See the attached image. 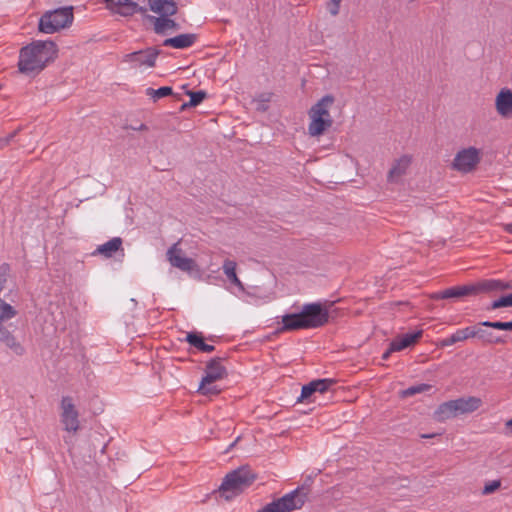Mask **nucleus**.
Masks as SVG:
<instances>
[{"label": "nucleus", "instance_id": "obj_10", "mask_svg": "<svg viewBox=\"0 0 512 512\" xmlns=\"http://www.w3.org/2000/svg\"><path fill=\"white\" fill-rule=\"evenodd\" d=\"M158 52L153 49L135 51L126 54L123 62L129 63L132 67H153L155 65Z\"/></svg>", "mask_w": 512, "mask_h": 512}, {"label": "nucleus", "instance_id": "obj_30", "mask_svg": "<svg viewBox=\"0 0 512 512\" xmlns=\"http://www.w3.org/2000/svg\"><path fill=\"white\" fill-rule=\"evenodd\" d=\"M261 512H290V509L282 502L281 498H278L265 505Z\"/></svg>", "mask_w": 512, "mask_h": 512}, {"label": "nucleus", "instance_id": "obj_41", "mask_svg": "<svg viewBox=\"0 0 512 512\" xmlns=\"http://www.w3.org/2000/svg\"><path fill=\"white\" fill-rule=\"evenodd\" d=\"M393 351H390V348L382 355V359L383 360H387L390 356V354L392 353Z\"/></svg>", "mask_w": 512, "mask_h": 512}, {"label": "nucleus", "instance_id": "obj_8", "mask_svg": "<svg viewBox=\"0 0 512 512\" xmlns=\"http://www.w3.org/2000/svg\"><path fill=\"white\" fill-rule=\"evenodd\" d=\"M60 421L65 431L76 433L80 428L79 413L70 396H64L60 403Z\"/></svg>", "mask_w": 512, "mask_h": 512}, {"label": "nucleus", "instance_id": "obj_29", "mask_svg": "<svg viewBox=\"0 0 512 512\" xmlns=\"http://www.w3.org/2000/svg\"><path fill=\"white\" fill-rule=\"evenodd\" d=\"M16 310L4 300L0 298V324L2 322L10 320L16 316ZM2 325H0L1 327Z\"/></svg>", "mask_w": 512, "mask_h": 512}, {"label": "nucleus", "instance_id": "obj_5", "mask_svg": "<svg viewBox=\"0 0 512 512\" xmlns=\"http://www.w3.org/2000/svg\"><path fill=\"white\" fill-rule=\"evenodd\" d=\"M483 327L482 322L475 326L466 327L463 329H458L451 336L441 340V346H451L457 342L465 341L469 338H478L482 342L486 344H499L504 343L505 340L503 337L490 332Z\"/></svg>", "mask_w": 512, "mask_h": 512}, {"label": "nucleus", "instance_id": "obj_4", "mask_svg": "<svg viewBox=\"0 0 512 512\" xmlns=\"http://www.w3.org/2000/svg\"><path fill=\"white\" fill-rule=\"evenodd\" d=\"M256 479V475L248 466H242L226 475L219 492L226 500L242 493Z\"/></svg>", "mask_w": 512, "mask_h": 512}, {"label": "nucleus", "instance_id": "obj_12", "mask_svg": "<svg viewBox=\"0 0 512 512\" xmlns=\"http://www.w3.org/2000/svg\"><path fill=\"white\" fill-rule=\"evenodd\" d=\"M412 163V156L404 154L395 159L388 172L387 179L390 183H397L405 176Z\"/></svg>", "mask_w": 512, "mask_h": 512}, {"label": "nucleus", "instance_id": "obj_7", "mask_svg": "<svg viewBox=\"0 0 512 512\" xmlns=\"http://www.w3.org/2000/svg\"><path fill=\"white\" fill-rule=\"evenodd\" d=\"M482 159V152L480 149L469 146L461 148L455 154L451 162V169L467 174L474 171Z\"/></svg>", "mask_w": 512, "mask_h": 512}, {"label": "nucleus", "instance_id": "obj_25", "mask_svg": "<svg viewBox=\"0 0 512 512\" xmlns=\"http://www.w3.org/2000/svg\"><path fill=\"white\" fill-rule=\"evenodd\" d=\"M457 402L450 400L442 403L435 411V417L439 421H444L458 415Z\"/></svg>", "mask_w": 512, "mask_h": 512}, {"label": "nucleus", "instance_id": "obj_1", "mask_svg": "<svg viewBox=\"0 0 512 512\" xmlns=\"http://www.w3.org/2000/svg\"><path fill=\"white\" fill-rule=\"evenodd\" d=\"M328 319V310L323 307L322 303H307L302 306L299 312L282 316L281 331L319 328L324 326Z\"/></svg>", "mask_w": 512, "mask_h": 512}, {"label": "nucleus", "instance_id": "obj_40", "mask_svg": "<svg viewBox=\"0 0 512 512\" xmlns=\"http://www.w3.org/2000/svg\"><path fill=\"white\" fill-rule=\"evenodd\" d=\"M215 350V347L213 345H209V344H204L203 346V349L201 350L202 352H207V353H210L212 351Z\"/></svg>", "mask_w": 512, "mask_h": 512}, {"label": "nucleus", "instance_id": "obj_32", "mask_svg": "<svg viewBox=\"0 0 512 512\" xmlns=\"http://www.w3.org/2000/svg\"><path fill=\"white\" fill-rule=\"evenodd\" d=\"M430 389H431V385H429V384H424V383L417 384V385L411 386V387L403 390L401 392V395L403 397H409V396H413L415 394L426 392Z\"/></svg>", "mask_w": 512, "mask_h": 512}, {"label": "nucleus", "instance_id": "obj_9", "mask_svg": "<svg viewBox=\"0 0 512 512\" xmlns=\"http://www.w3.org/2000/svg\"><path fill=\"white\" fill-rule=\"evenodd\" d=\"M167 260L171 266L180 269L184 272H191L195 270L196 263L192 258L184 255L182 249L179 247V242L174 243L166 253Z\"/></svg>", "mask_w": 512, "mask_h": 512}, {"label": "nucleus", "instance_id": "obj_42", "mask_svg": "<svg viewBox=\"0 0 512 512\" xmlns=\"http://www.w3.org/2000/svg\"><path fill=\"white\" fill-rule=\"evenodd\" d=\"M506 428L512 432V418L506 422Z\"/></svg>", "mask_w": 512, "mask_h": 512}, {"label": "nucleus", "instance_id": "obj_33", "mask_svg": "<svg viewBox=\"0 0 512 512\" xmlns=\"http://www.w3.org/2000/svg\"><path fill=\"white\" fill-rule=\"evenodd\" d=\"M482 325H485L488 328H494L497 330H505V331H512V320L508 322H501V321H483Z\"/></svg>", "mask_w": 512, "mask_h": 512}, {"label": "nucleus", "instance_id": "obj_22", "mask_svg": "<svg viewBox=\"0 0 512 512\" xmlns=\"http://www.w3.org/2000/svg\"><path fill=\"white\" fill-rule=\"evenodd\" d=\"M422 336V331L407 333L395 338L390 343V351H401L413 345Z\"/></svg>", "mask_w": 512, "mask_h": 512}, {"label": "nucleus", "instance_id": "obj_36", "mask_svg": "<svg viewBox=\"0 0 512 512\" xmlns=\"http://www.w3.org/2000/svg\"><path fill=\"white\" fill-rule=\"evenodd\" d=\"M213 383H205L204 379L201 380V383L199 385V391L203 395H216L220 392V390L215 386L212 385Z\"/></svg>", "mask_w": 512, "mask_h": 512}, {"label": "nucleus", "instance_id": "obj_14", "mask_svg": "<svg viewBox=\"0 0 512 512\" xmlns=\"http://www.w3.org/2000/svg\"><path fill=\"white\" fill-rule=\"evenodd\" d=\"M334 383L335 381L333 379L328 378L311 381L310 383L302 387L299 401H303L309 398L315 392H319L321 394L325 393L334 385Z\"/></svg>", "mask_w": 512, "mask_h": 512}, {"label": "nucleus", "instance_id": "obj_3", "mask_svg": "<svg viewBox=\"0 0 512 512\" xmlns=\"http://www.w3.org/2000/svg\"><path fill=\"white\" fill-rule=\"evenodd\" d=\"M334 102V96L327 94L309 109L308 134L311 137H319L323 135L333 125L334 121L330 110Z\"/></svg>", "mask_w": 512, "mask_h": 512}, {"label": "nucleus", "instance_id": "obj_38", "mask_svg": "<svg viewBox=\"0 0 512 512\" xmlns=\"http://www.w3.org/2000/svg\"><path fill=\"white\" fill-rule=\"evenodd\" d=\"M500 485L501 483L499 480H493L484 486L482 493L484 495H489L495 492L500 487Z\"/></svg>", "mask_w": 512, "mask_h": 512}, {"label": "nucleus", "instance_id": "obj_15", "mask_svg": "<svg viewBox=\"0 0 512 512\" xmlns=\"http://www.w3.org/2000/svg\"><path fill=\"white\" fill-rule=\"evenodd\" d=\"M227 374L226 368L222 365L220 358L210 360L205 368L204 379L205 383H214L215 381L223 379Z\"/></svg>", "mask_w": 512, "mask_h": 512}, {"label": "nucleus", "instance_id": "obj_44", "mask_svg": "<svg viewBox=\"0 0 512 512\" xmlns=\"http://www.w3.org/2000/svg\"><path fill=\"white\" fill-rule=\"evenodd\" d=\"M433 435H430V434H423L422 435V438H431Z\"/></svg>", "mask_w": 512, "mask_h": 512}, {"label": "nucleus", "instance_id": "obj_17", "mask_svg": "<svg viewBox=\"0 0 512 512\" xmlns=\"http://www.w3.org/2000/svg\"><path fill=\"white\" fill-rule=\"evenodd\" d=\"M148 3L150 10L160 16H173L178 11L175 0H148Z\"/></svg>", "mask_w": 512, "mask_h": 512}, {"label": "nucleus", "instance_id": "obj_35", "mask_svg": "<svg viewBox=\"0 0 512 512\" xmlns=\"http://www.w3.org/2000/svg\"><path fill=\"white\" fill-rule=\"evenodd\" d=\"M205 96H206V94L203 91L191 92L189 102L183 104L182 108H185L187 106L195 107V106L199 105L203 101Z\"/></svg>", "mask_w": 512, "mask_h": 512}, {"label": "nucleus", "instance_id": "obj_24", "mask_svg": "<svg viewBox=\"0 0 512 512\" xmlns=\"http://www.w3.org/2000/svg\"><path fill=\"white\" fill-rule=\"evenodd\" d=\"M236 268H237V264L233 260L226 259L223 262L222 270H223V273L225 274L227 280L231 284L236 286L239 291L243 292L245 290L244 285L236 274Z\"/></svg>", "mask_w": 512, "mask_h": 512}, {"label": "nucleus", "instance_id": "obj_23", "mask_svg": "<svg viewBox=\"0 0 512 512\" xmlns=\"http://www.w3.org/2000/svg\"><path fill=\"white\" fill-rule=\"evenodd\" d=\"M456 402L458 414L472 413L482 405V400L475 396L458 398Z\"/></svg>", "mask_w": 512, "mask_h": 512}, {"label": "nucleus", "instance_id": "obj_19", "mask_svg": "<svg viewBox=\"0 0 512 512\" xmlns=\"http://www.w3.org/2000/svg\"><path fill=\"white\" fill-rule=\"evenodd\" d=\"M307 498L304 489L297 488L281 497L282 502L290 509V511L300 509Z\"/></svg>", "mask_w": 512, "mask_h": 512}, {"label": "nucleus", "instance_id": "obj_27", "mask_svg": "<svg viewBox=\"0 0 512 512\" xmlns=\"http://www.w3.org/2000/svg\"><path fill=\"white\" fill-rule=\"evenodd\" d=\"M471 286L474 288V295L479 292L504 290L509 287L508 284L499 280H484L477 284H471Z\"/></svg>", "mask_w": 512, "mask_h": 512}, {"label": "nucleus", "instance_id": "obj_16", "mask_svg": "<svg viewBox=\"0 0 512 512\" xmlns=\"http://www.w3.org/2000/svg\"><path fill=\"white\" fill-rule=\"evenodd\" d=\"M468 295H474V288L471 285L455 286L443 291L435 292L431 295L433 300L461 298Z\"/></svg>", "mask_w": 512, "mask_h": 512}, {"label": "nucleus", "instance_id": "obj_21", "mask_svg": "<svg viewBox=\"0 0 512 512\" xmlns=\"http://www.w3.org/2000/svg\"><path fill=\"white\" fill-rule=\"evenodd\" d=\"M196 39L197 37L195 34H180L175 37L165 39L163 45L176 49H185L191 47L195 43Z\"/></svg>", "mask_w": 512, "mask_h": 512}, {"label": "nucleus", "instance_id": "obj_37", "mask_svg": "<svg viewBox=\"0 0 512 512\" xmlns=\"http://www.w3.org/2000/svg\"><path fill=\"white\" fill-rule=\"evenodd\" d=\"M10 273V267L8 264H2L0 266V293L3 291Z\"/></svg>", "mask_w": 512, "mask_h": 512}, {"label": "nucleus", "instance_id": "obj_34", "mask_svg": "<svg viewBox=\"0 0 512 512\" xmlns=\"http://www.w3.org/2000/svg\"><path fill=\"white\" fill-rule=\"evenodd\" d=\"M501 307H512V293L502 296L491 303L490 309H498Z\"/></svg>", "mask_w": 512, "mask_h": 512}, {"label": "nucleus", "instance_id": "obj_6", "mask_svg": "<svg viewBox=\"0 0 512 512\" xmlns=\"http://www.w3.org/2000/svg\"><path fill=\"white\" fill-rule=\"evenodd\" d=\"M73 7L66 6L46 11L39 20V30L45 34H53L65 29L73 23Z\"/></svg>", "mask_w": 512, "mask_h": 512}, {"label": "nucleus", "instance_id": "obj_28", "mask_svg": "<svg viewBox=\"0 0 512 512\" xmlns=\"http://www.w3.org/2000/svg\"><path fill=\"white\" fill-rule=\"evenodd\" d=\"M145 93L147 96L153 99V101H157L161 98L171 95L173 91L171 87L163 86L158 89L147 88Z\"/></svg>", "mask_w": 512, "mask_h": 512}, {"label": "nucleus", "instance_id": "obj_20", "mask_svg": "<svg viewBox=\"0 0 512 512\" xmlns=\"http://www.w3.org/2000/svg\"><path fill=\"white\" fill-rule=\"evenodd\" d=\"M0 341L14 354L21 356L25 353L23 345L17 341L15 336L5 327H0Z\"/></svg>", "mask_w": 512, "mask_h": 512}, {"label": "nucleus", "instance_id": "obj_43", "mask_svg": "<svg viewBox=\"0 0 512 512\" xmlns=\"http://www.w3.org/2000/svg\"><path fill=\"white\" fill-rule=\"evenodd\" d=\"M507 230L512 233V223L507 225Z\"/></svg>", "mask_w": 512, "mask_h": 512}, {"label": "nucleus", "instance_id": "obj_11", "mask_svg": "<svg viewBox=\"0 0 512 512\" xmlns=\"http://www.w3.org/2000/svg\"><path fill=\"white\" fill-rule=\"evenodd\" d=\"M105 3L112 13L125 17L144 11L142 7L132 0H105Z\"/></svg>", "mask_w": 512, "mask_h": 512}, {"label": "nucleus", "instance_id": "obj_13", "mask_svg": "<svg viewBox=\"0 0 512 512\" xmlns=\"http://www.w3.org/2000/svg\"><path fill=\"white\" fill-rule=\"evenodd\" d=\"M495 108L503 118L512 116V91L510 89L503 88L500 90L495 99Z\"/></svg>", "mask_w": 512, "mask_h": 512}, {"label": "nucleus", "instance_id": "obj_39", "mask_svg": "<svg viewBox=\"0 0 512 512\" xmlns=\"http://www.w3.org/2000/svg\"><path fill=\"white\" fill-rule=\"evenodd\" d=\"M342 0H330L327 4V9L332 16H336L339 13L340 4Z\"/></svg>", "mask_w": 512, "mask_h": 512}, {"label": "nucleus", "instance_id": "obj_18", "mask_svg": "<svg viewBox=\"0 0 512 512\" xmlns=\"http://www.w3.org/2000/svg\"><path fill=\"white\" fill-rule=\"evenodd\" d=\"M118 251L123 253L122 239L120 237H114L109 241L97 246L95 251L92 253L93 256L101 255L104 258L113 257Z\"/></svg>", "mask_w": 512, "mask_h": 512}, {"label": "nucleus", "instance_id": "obj_2", "mask_svg": "<svg viewBox=\"0 0 512 512\" xmlns=\"http://www.w3.org/2000/svg\"><path fill=\"white\" fill-rule=\"evenodd\" d=\"M57 53L52 41H34L20 50L18 67L22 73L33 74L42 71Z\"/></svg>", "mask_w": 512, "mask_h": 512}, {"label": "nucleus", "instance_id": "obj_26", "mask_svg": "<svg viewBox=\"0 0 512 512\" xmlns=\"http://www.w3.org/2000/svg\"><path fill=\"white\" fill-rule=\"evenodd\" d=\"M170 16L152 17L154 24V31L157 34H164L168 30H177L178 24L169 18Z\"/></svg>", "mask_w": 512, "mask_h": 512}, {"label": "nucleus", "instance_id": "obj_31", "mask_svg": "<svg viewBox=\"0 0 512 512\" xmlns=\"http://www.w3.org/2000/svg\"><path fill=\"white\" fill-rule=\"evenodd\" d=\"M186 342H188L191 346L197 348L198 350H202L205 344L203 336L200 333L190 332L186 335Z\"/></svg>", "mask_w": 512, "mask_h": 512}]
</instances>
